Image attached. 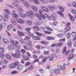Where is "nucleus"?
<instances>
[{"label":"nucleus","mask_w":76,"mask_h":76,"mask_svg":"<svg viewBox=\"0 0 76 76\" xmlns=\"http://www.w3.org/2000/svg\"><path fill=\"white\" fill-rule=\"evenodd\" d=\"M17 9L19 12H20L18 13L19 16H20V17H21L22 18H23V19L25 18L26 14H23L22 13V12H23V9L20 6L17 7Z\"/></svg>","instance_id":"f257e3e1"},{"label":"nucleus","mask_w":76,"mask_h":76,"mask_svg":"<svg viewBox=\"0 0 76 76\" xmlns=\"http://www.w3.org/2000/svg\"><path fill=\"white\" fill-rule=\"evenodd\" d=\"M16 66H17V69L18 71L21 72L23 70L24 66L22 64H20V63L18 61H16Z\"/></svg>","instance_id":"f03ea898"},{"label":"nucleus","mask_w":76,"mask_h":76,"mask_svg":"<svg viewBox=\"0 0 76 76\" xmlns=\"http://www.w3.org/2000/svg\"><path fill=\"white\" fill-rule=\"evenodd\" d=\"M45 18L49 20L51 19L54 21H56V19H55V17L53 15H52L51 17H50V16H48L47 14H45L44 15H43L42 18H43V19H45Z\"/></svg>","instance_id":"7ed1b4c3"},{"label":"nucleus","mask_w":76,"mask_h":76,"mask_svg":"<svg viewBox=\"0 0 76 76\" xmlns=\"http://www.w3.org/2000/svg\"><path fill=\"white\" fill-rule=\"evenodd\" d=\"M15 53V54H12V56L13 57H15L17 58H19L21 55L20 51L18 50H16Z\"/></svg>","instance_id":"20e7f679"},{"label":"nucleus","mask_w":76,"mask_h":76,"mask_svg":"<svg viewBox=\"0 0 76 76\" xmlns=\"http://www.w3.org/2000/svg\"><path fill=\"white\" fill-rule=\"evenodd\" d=\"M16 64L15 61V63H12L10 64L9 65V67L10 69H14L16 67Z\"/></svg>","instance_id":"39448f33"},{"label":"nucleus","mask_w":76,"mask_h":76,"mask_svg":"<svg viewBox=\"0 0 76 76\" xmlns=\"http://www.w3.org/2000/svg\"><path fill=\"white\" fill-rule=\"evenodd\" d=\"M10 42L12 43V45H14V46H17L18 44H19V42L18 41H15L12 40H10Z\"/></svg>","instance_id":"423d86ee"},{"label":"nucleus","mask_w":76,"mask_h":76,"mask_svg":"<svg viewBox=\"0 0 76 76\" xmlns=\"http://www.w3.org/2000/svg\"><path fill=\"white\" fill-rule=\"evenodd\" d=\"M25 29L28 32V35H29V36H31V37H32V36L34 35V34H33L31 33L30 32V30L31 29V28H26Z\"/></svg>","instance_id":"0eeeda50"},{"label":"nucleus","mask_w":76,"mask_h":76,"mask_svg":"<svg viewBox=\"0 0 76 76\" xmlns=\"http://www.w3.org/2000/svg\"><path fill=\"white\" fill-rule=\"evenodd\" d=\"M26 13L28 16H32L33 17H34L35 16V13H34L33 11L31 10L29 11V13L30 15L29 14V13L28 12H27Z\"/></svg>","instance_id":"6e6552de"},{"label":"nucleus","mask_w":76,"mask_h":76,"mask_svg":"<svg viewBox=\"0 0 76 76\" xmlns=\"http://www.w3.org/2000/svg\"><path fill=\"white\" fill-rule=\"evenodd\" d=\"M9 15H5L3 18V20L5 22H7L9 19Z\"/></svg>","instance_id":"1a4fd4ad"},{"label":"nucleus","mask_w":76,"mask_h":76,"mask_svg":"<svg viewBox=\"0 0 76 76\" xmlns=\"http://www.w3.org/2000/svg\"><path fill=\"white\" fill-rule=\"evenodd\" d=\"M12 12H13V13H12V16H13L14 18H15V19H18V18H19V16H18V15L17 14H15L16 11L15 10H12Z\"/></svg>","instance_id":"9d476101"},{"label":"nucleus","mask_w":76,"mask_h":76,"mask_svg":"<svg viewBox=\"0 0 76 76\" xmlns=\"http://www.w3.org/2000/svg\"><path fill=\"white\" fill-rule=\"evenodd\" d=\"M8 49L9 50H10L11 51L13 50H14V47H13V45H8Z\"/></svg>","instance_id":"9b49d317"},{"label":"nucleus","mask_w":76,"mask_h":76,"mask_svg":"<svg viewBox=\"0 0 76 76\" xmlns=\"http://www.w3.org/2000/svg\"><path fill=\"white\" fill-rule=\"evenodd\" d=\"M13 28V26L12 24H9L7 27V29L8 31L12 30Z\"/></svg>","instance_id":"f8f14e48"},{"label":"nucleus","mask_w":76,"mask_h":76,"mask_svg":"<svg viewBox=\"0 0 76 76\" xmlns=\"http://www.w3.org/2000/svg\"><path fill=\"white\" fill-rule=\"evenodd\" d=\"M41 8L43 10L46 12H49V10L48 9H47L46 7L44 6H41Z\"/></svg>","instance_id":"ddd939ff"},{"label":"nucleus","mask_w":76,"mask_h":76,"mask_svg":"<svg viewBox=\"0 0 76 76\" xmlns=\"http://www.w3.org/2000/svg\"><path fill=\"white\" fill-rule=\"evenodd\" d=\"M35 15L37 17L38 19H39V20H42V18L41 17V16L42 15H40V14L36 13Z\"/></svg>","instance_id":"4468645a"},{"label":"nucleus","mask_w":76,"mask_h":76,"mask_svg":"<svg viewBox=\"0 0 76 76\" xmlns=\"http://www.w3.org/2000/svg\"><path fill=\"white\" fill-rule=\"evenodd\" d=\"M74 57V54H70L69 56V57H68L67 59L69 61L72 58H73Z\"/></svg>","instance_id":"2eb2a0df"},{"label":"nucleus","mask_w":76,"mask_h":76,"mask_svg":"<svg viewBox=\"0 0 76 76\" xmlns=\"http://www.w3.org/2000/svg\"><path fill=\"white\" fill-rule=\"evenodd\" d=\"M66 64H64V66H61V68L60 70H64L66 69Z\"/></svg>","instance_id":"dca6fc26"},{"label":"nucleus","mask_w":76,"mask_h":76,"mask_svg":"<svg viewBox=\"0 0 76 76\" xmlns=\"http://www.w3.org/2000/svg\"><path fill=\"white\" fill-rule=\"evenodd\" d=\"M48 8L50 10H54V8L52 7V6L48 5L47 6Z\"/></svg>","instance_id":"f3484780"},{"label":"nucleus","mask_w":76,"mask_h":76,"mask_svg":"<svg viewBox=\"0 0 76 76\" xmlns=\"http://www.w3.org/2000/svg\"><path fill=\"white\" fill-rule=\"evenodd\" d=\"M20 0V1H23V3L26 6H29V4L28 3V2H26L24 0Z\"/></svg>","instance_id":"a211bd4d"},{"label":"nucleus","mask_w":76,"mask_h":76,"mask_svg":"<svg viewBox=\"0 0 76 76\" xmlns=\"http://www.w3.org/2000/svg\"><path fill=\"white\" fill-rule=\"evenodd\" d=\"M31 8L35 12H38L37 8L34 5H32Z\"/></svg>","instance_id":"6ab92c4d"},{"label":"nucleus","mask_w":76,"mask_h":76,"mask_svg":"<svg viewBox=\"0 0 76 76\" xmlns=\"http://www.w3.org/2000/svg\"><path fill=\"white\" fill-rule=\"evenodd\" d=\"M70 29H71L70 27L68 26H66V27L65 28V32H68V31H69Z\"/></svg>","instance_id":"aec40b11"},{"label":"nucleus","mask_w":76,"mask_h":76,"mask_svg":"<svg viewBox=\"0 0 76 76\" xmlns=\"http://www.w3.org/2000/svg\"><path fill=\"white\" fill-rule=\"evenodd\" d=\"M3 41L6 44H9V40L7 39L3 38Z\"/></svg>","instance_id":"412c9836"},{"label":"nucleus","mask_w":76,"mask_h":76,"mask_svg":"<svg viewBox=\"0 0 76 76\" xmlns=\"http://www.w3.org/2000/svg\"><path fill=\"white\" fill-rule=\"evenodd\" d=\"M18 34L20 35V36H24L25 34L23 33L20 31H18Z\"/></svg>","instance_id":"4be33fe9"},{"label":"nucleus","mask_w":76,"mask_h":76,"mask_svg":"<svg viewBox=\"0 0 76 76\" xmlns=\"http://www.w3.org/2000/svg\"><path fill=\"white\" fill-rule=\"evenodd\" d=\"M17 21L18 23H22V24H23L24 23V22H23V21L22 20H20V19H18L17 20Z\"/></svg>","instance_id":"5701e85b"},{"label":"nucleus","mask_w":76,"mask_h":76,"mask_svg":"<svg viewBox=\"0 0 76 76\" xmlns=\"http://www.w3.org/2000/svg\"><path fill=\"white\" fill-rule=\"evenodd\" d=\"M67 45L69 47V48H72V43L71 42V41H69L68 42V43L67 44Z\"/></svg>","instance_id":"b1692460"},{"label":"nucleus","mask_w":76,"mask_h":76,"mask_svg":"<svg viewBox=\"0 0 76 76\" xmlns=\"http://www.w3.org/2000/svg\"><path fill=\"white\" fill-rule=\"evenodd\" d=\"M58 7L60 11H61V12H63L64 11V9L63 7L60 6H58Z\"/></svg>","instance_id":"393cba45"},{"label":"nucleus","mask_w":76,"mask_h":76,"mask_svg":"<svg viewBox=\"0 0 76 76\" xmlns=\"http://www.w3.org/2000/svg\"><path fill=\"white\" fill-rule=\"evenodd\" d=\"M46 39L48 40H51L52 39H54L55 38H54V37H49L48 36L47 37Z\"/></svg>","instance_id":"a878e982"},{"label":"nucleus","mask_w":76,"mask_h":76,"mask_svg":"<svg viewBox=\"0 0 76 76\" xmlns=\"http://www.w3.org/2000/svg\"><path fill=\"white\" fill-rule=\"evenodd\" d=\"M31 39V37L29 36H27L24 39V41H28Z\"/></svg>","instance_id":"bb28decb"},{"label":"nucleus","mask_w":76,"mask_h":76,"mask_svg":"<svg viewBox=\"0 0 76 76\" xmlns=\"http://www.w3.org/2000/svg\"><path fill=\"white\" fill-rule=\"evenodd\" d=\"M6 57L8 59V60H11V59H12V58L11 57V56H10L8 54H7L6 55Z\"/></svg>","instance_id":"cd10ccee"},{"label":"nucleus","mask_w":76,"mask_h":76,"mask_svg":"<svg viewBox=\"0 0 76 76\" xmlns=\"http://www.w3.org/2000/svg\"><path fill=\"white\" fill-rule=\"evenodd\" d=\"M57 13H58V14H59V15H60L62 17V18H64V15L63 13H62V12L60 11H58L57 12Z\"/></svg>","instance_id":"c85d7f7f"},{"label":"nucleus","mask_w":76,"mask_h":76,"mask_svg":"<svg viewBox=\"0 0 76 76\" xmlns=\"http://www.w3.org/2000/svg\"><path fill=\"white\" fill-rule=\"evenodd\" d=\"M31 44H32V42L31 41H29L27 42L26 45L27 46H29V45H31Z\"/></svg>","instance_id":"c756f323"},{"label":"nucleus","mask_w":76,"mask_h":76,"mask_svg":"<svg viewBox=\"0 0 76 76\" xmlns=\"http://www.w3.org/2000/svg\"><path fill=\"white\" fill-rule=\"evenodd\" d=\"M70 37H71V34L70 33H68L66 34V37L68 39H69L70 38Z\"/></svg>","instance_id":"7c9ffc66"},{"label":"nucleus","mask_w":76,"mask_h":76,"mask_svg":"<svg viewBox=\"0 0 76 76\" xmlns=\"http://www.w3.org/2000/svg\"><path fill=\"white\" fill-rule=\"evenodd\" d=\"M42 44H44V45H47V44H48V42L45 41H42L40 42Z\"/></svg>","instance_id":"2f4dec72"},{"label":"nucleus","mask_w":76,"mask_h":76,"mask_svg":"<svg viewBox=\"0 0 76 76\" xmlns=\"http://www.w3.org/2000/svg\"><path fill=\"white\" fill-rule=\"evenodd\" d=\"M37 23L38 24V25H42L43 23L41 21L39 20V22H37Z\"/></svg>","instance_id":"473e14b6"},{"label":"nucleus","mask_w":76,"mask_h":76,"mask_svg":"<svg viewBox=\"0 0 76 76\" xmlns=\"http://www.w3.org/2000/svg\"><path fill=\"white\" fill-rule=\"evenodd\" d=\"M35 34H37V35H38L39 36H40V37H41V36L42 35V34L41 33H39L37 31H35Z\"/></svg>","instance_id":"72a5a7b5"},{"label":"nucleus","mask_w":76,"mask_h":76,"mask_svg":"<svg viewBox=\"0 0 76 76\" xmlns=\"http://www.w3.org/2000/svg\"><path fill=\"white\" fill-rule=\"evenodd\" d=\"M60 73V70L58 69H55V74H58Z\"/></svg>","instance_id":"f704fd0d"},{"label":"nucleus","mask_w":76,"mask_h":76,"mask_svg":"<svg viewBox=\"0 0 76 76\" xmlns=\"http://www.w3.org/2000/svg\"><path fill=\"white\" fill-rule=\"evenodd\" d=\"M34 68V67L33 65H31L28 68V70H32V69H33Z\"/></svg>","instance_id":"c9c22d12"},{"label":"nucleus","mask_w":76,"mask_h":76,"mask_svg":"<svg viewBox=\"0 0 76 76\" xmlns=\"http://www.w3.org/2000/svg\"><path fill=\"white\" fill-rule=\"evenodd\" d=\"M11 74L12 75H15V74H17L18 73V71H13L11 72Z\"/></svg>","instance_id":"e433bc0d"},{"label":"nucleus","mask_w":76,"mask_h":76,"mask_svg":"<svg viewBox=\"0 0 76 76\" xmlns=\"http://www.w3.org/2000/svg\"><path fill=\"white\" fill-rule=\"evenodd\" d=\"M4 49L3 48H0V52L4 53Z\"/></svg>","instance_id":"4c0bfd02"},{"label":"nucleus","mask_w":76,"mask_h":76,"mask_svg":"<svg viewBox=\"0 0 76 76\" xmlns=\"http://www.w3.org/2000/svg\"><path fill=\"white\" fill-rule=\"evenodd\" d=\"M33 29H35L36 31H37L39 30V28L37 26L33 27Z\"/></svg>","instance_id":"58836bf2"},{"label":"nucleus","mask_w":76,"mask_h":76,"mask_svg":"<svg viewBox=\"0 0 76 76\" xmlns=\"http://www.w3.org/2000/svg\"><path fill=\"white\" fill-rule=\"evenodd\" d=\"M0 56L1 58L3 59L4 58L5 56L4 55V54L1 53Z\"/></svg>","instance_id":"ea45409f"},{"label":"nucleus","mask_w":76,"mask_h":76,"mask_svg":"<svg viewBox=\"0 0 76 76\" xmlns=\"http://www.w3.org/2000/svg\"><path fill=\"white\" fill-rule=\"evenodd\" d=\"M33 1L36 4H39V1L38 0H33Z\"/></svg>","instance_id":"a19ab883"},{"label":"nucleus","mask_w":76,"mask_h":76,"mask_svg":"<svg viewBox=\"0 0 76 76\" xmlns=\"http://www.w3.org/2000/svg\"><path fill=\"white\" fill-rule=\"evenodd\" d=\"M23 58L24 60H26V61L28 60L29 59V58L26 57V56H23Z\"/></svg>","instance_id":"79ce46f5"},{"label":"nucleus","mask_w":76,"mask_h":76,"mask_svg":"<svg viewBox=\"0 0 76 76\" xmlns=\"http://www.w3.org/2000/svg\"><path fill=\"white\" fill-rule=\"evenodd\" d=\"M71 12L73 14H74V15H76V10H71Z\"/></svg>","instance_id":"37998d69"},{"label":"nucleus","mask_w":76,"mask_h":76,"mask_svg":"<svg viewBox=\"0 0 76 76\" xmlns=\"http://www.w3.org/2000/svg\"><path fill=\"white\" fill-rule=\"evenodd\" d=\"M26 23L27 25H31L32 24V21H27L26 22Z\"/></svg>","instance_id":"c03bdc74"},{"label":"nucleus","mask_w":76,"mask_h":76,"mask_svg":"<svg viewBox=\"0 0 76 76\" xmlns=\"http://www.w3.org/2000/svg\"><path fill=\"white\" fill-rule=\"evenodd\" d=\"M36 62H39V59L38 58H37L35 59L33 61V64L35 63Z\"/></svg>","instance_id":"a18cd8bd"},{"label":"nucleus","mask_w":76,"mask_h":76,"mask_svg":"<svg viewBox=\"0 0 76 76\" xmlns=\"http://www.w3.org/2000/svg\"><path fill=\"white\" fill-rule=\"evenodd\" d=\"M39 14L40 15H41V16L42 18L43 17V15H43L42 14V11L41 10H39Z\"/></svg>","instance_id":"49530a36"},{"label":"nucleus","mask_w":76,"mask_h":76,"mask_svg":"<svg viewBox=\"0 0 76 76\" xmlns=\"http://www.w3.org/2000/svg\"><path fill=\"white\" fill-rule=\"evenodd\" d=\"M72 4L73 7H76V3L75 2H72Z\"/></svg>","instance_id":"de8ad7c7"},{"label":"nucleus","mask_w":76,"mask_h":76,"mask_svg":"<svg viewBox=\"0 0 76 76\" xmlns=\"http://www.w3.org/2000/svg\"><path fill=\"white\" fill-rule=\"evenodd\" d=\"M44 32L46 34H51V32L50 31H45Z\"/></svg>","instance_id":"09e8293b"},{"label":"nucleus","mask_w":76,"mask_h":76,"mask_svg":"<svg viewBox=\"0 0 76 76\" xmlns=\"http://www.w3.org/2000/svg\"><path fill=\"white\" fill-rule=\"evenodd\" d=\"M7 6H8L11 9H14V7L13 6V5L10 4L8 5Z\"/></svg>","instance_id":"8fccbe9b"},{"label":"nucleus","mask_w":76,"mask_h":76,"mask_svg":"<svg viewBox=\"0 0 76 76\" xmlns=\"http://www.w3.org/2000/svg\"><path fill=\"white\" fill-rule=\"evenodd\" d=\"M72 37H75L76 35V32H73L72 33Z\"/></svg>","instance_id":"3c124183"},{"label":"nucleus","mask_w":76,"mask_h":76,"mask_svg":"<svg viewBox=\"0 0 76 76\" xmlns=\"http://www.w3.org/2000/svg\"><path fill=\"white\" fill-rule=\"evenodd\" d=\"M70 20H71V21H75V18L73 17V16H71L70 18Z\"/></svg>","instance_id":"603ef678"},{"label":"nucleus","mask_w":76,"mask_h":76,"mask_svg":"<svg viewBox=\"0 0 76 76\" xmlns=\"http://www.w3.org/2000/svg\"><path fill=\"white\" fill-rule=\"evenodd\" d=\"M57 36L60 38H63V36H62V34H57Z\"/></svg>","instance_id":"864d4df0"},{"label":"nucleus","mask_w":76,"mask_h":76,"mask_svg":"<svg viewBox=\"0 0 76 76\" xmlns=\"http://www.w3.org/2000/svg\"><path fill=\"white\" fill-rule=\"evenodd\" d=\"M65 41H66V39L64 38L59 39V41L60 42H64Z\"/></svg>","instance_id":"5fc2aeb1"},{"label":"nucleus","mask_w":76,"mask_h":76,"mask_svg":"<svg viewBox=\"0 0 76 76\" xmlns=\"http://www.w3.org/2000/svg\"><path fill=\"white\" fill-rule=\"evenodd\" d=\"M63 44V43H62L60 42L58 44H57L56 45L57 46H58L59 47H61V46H62V45Z\"/></svg>","instance_id":"6e6d98bb"},{"label":"nucleus","mask_w":76,"mask_h":76,"mask_svg":"<svg viewBox=\"0 0 76 76\" xmlns=\"http://www.w3.org/2000/svg\"><path fill=\"white\" fill-rule=\"evenodd\" d=\"M13 5L14 6H15V7H17V8L19 7V5H18V4L16 3H14Z\"/></svg>","instance_id":"4d7b16f0"},{"label":"nucleus","mask_w":76,"mask_h":76,"mask_svg":"<svg viewBox=\"0 0 76 76\" xmlns=\"http://www.w3.org/2000/svg\"><path fill=\"white\" fill-rule=\"evenodd\" d=\"M66 48H65L64 49H63V50L62 51V53L63 54H64V53H65V52H66Z\"/></svg>","instance_id":"13d9d810"},{"label":"nucleus","mask_w":76,"mask_h":76,"mask_svg":"<svg viewBox=\"0 0 76 76\" xmlns=\"http://www.w3.org/2000/svg\"><path fill=\"white\" fill-rule=\"evenodd\" d=\"M57 66V68L58 69H60H60H61V65H58Z\"/></svg>","instance_id":"bf43d9fd"},{"label":"nucleus","mask_w":76,"mask_h":76,"mask_svg":"<svg viewBox=\"0 0 76 76\" xmlns=\"http://www.w3.org/2000/svg\"><path fill=\"white\" fill-rule=\"evenodd\" d=\"M57 23H58L57 22H53V25H54L55 26H57Z\"/></svg>","instance_id":"052dcab7"},{"label":"nucleus","mask_w":76,"mask_h":76,"mask_svg":"<svg viewBox=\"0 0 76 76\" xmlns=\"http://www.w3.org/2000/svg\"><path fill=\"white\" fill-rule=\"evenodd\" d=\"M49 53V52L48 51L47 52L45 50L44 51V54H46V55H48V54Z\"/></svg>","instance_id":"680f3d73"},{"label":"nucleus","mask_w":76,"mask_h":76,"mask_svg":"<svg viewBox=\"0 0 76 76\" xmlns=\"http://www.w3.org/2000/svg\"><path fill=\"white\" fill-rule=\"evenodd\" d=\"M30 63L29 62H27L25 64L26 66H29L30 65Z\"/></svg>","instance_id":"e2e57ef3"},{"label":"nucleus","mask_w":76,"mask_h":76,"mask_svg":"<svg viewBox=\"0 0 76 76\" xmlns=\"http://www.w3.org/2000/svg\"><path fill=\"white\" fill-rule=\"evenodd\" d=\"M21 52L23 53V54H25L26 53L25 50L24 49L21 50Z\"/></svg>","instance_id":"0e129e2a"},{"label":"nucleus","mask_w":76,"mask_h":76,"mask_svg":"<svg viewBox=\"0 0 76 76\" xmlns=\"http://www.w3.org/2000/svg\"><path fill=\"white\" fill-rule=\"evenodd\" d=\"M57 45V43H55V44H52V45H51V46L52 47H55V46H56Z\"/></svg>","instance_id":"69168bd1"},{"label":"nucleus","mask_w":76,"mask_h":76,"mask_svg":"<svg viewBox=\"0 0 76 76\" xmlns=\"http://www.w3.org/2000/svg\"><path fill=\"white\" fill-rule=\"evenodd\" d=\"M52 56L53 57V58H57V56L55 54L53 55Z\"/></svg>","instance_id":"338daca9"},{"label":"nucleus","mask_w":76,"mask_h":76,"mask_svg":"<svg viewBox=\"0 0 76 76\" xmlns=\"http://www.w3.org/2000/svg\"><path fill=\"white\" fill-rule=\"evenodd\" d=\"M42 3H45L46 2L45 0H39Z\"/></svg>","instance_id":"774afa93"}]
</instances>
